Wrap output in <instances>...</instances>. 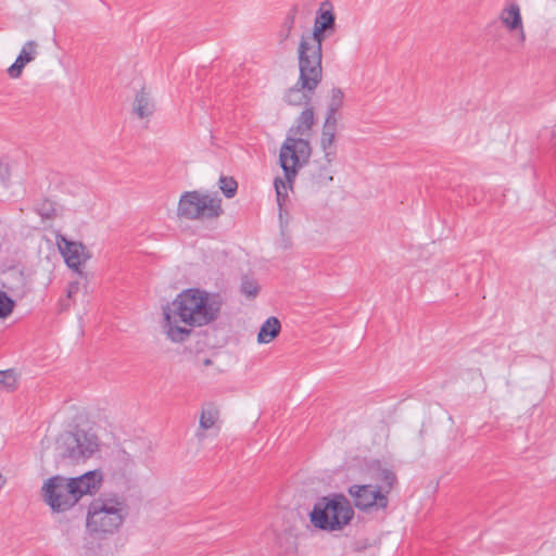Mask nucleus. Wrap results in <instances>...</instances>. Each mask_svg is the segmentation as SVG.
I'll return each mask as SVG.
<instances>
[{"mask_svg":"<svg viewBox=\"0 0 556 556\" xmlns=\"http://www.w3.org/2000/svg\"><path fill=\"white\" fill-rule=\"evenodd\" d=\"M223 301L219 294H210L197 288L180 292L163 308L167 336L173 342H184L191 333L190 329L178 326V321L190 327H201L217 319Z\"/></svg>","mask_w":556,"mask_h":556,"instance_id":"f257e3e1","label":"nucleus"},{"mask_svg":"<svg viewBox=\"0 0 556 556\" xmlns=\"http://www.w3.org/2000/svg\"><path fill=\"white\" fill-rule=\"evenodd\" d=\"M314 123L313 106H306L299 115L296 125L289 129L286 140L280 147L279 164L290 184L295 179L299 169L308 162L312 155L309 141L298 136L308 131Z\"/></svg>","mask_w":556,"mask_h":556,"instance_id":"f03ea898","label":"nucleus"},{"mask_svg":"<svg viewBox=\"0 0 556 556\" xmlns=\"http://www.w3.org/2000/svg\"><path fill=\"white\" fill-rule=\"evenodd\" d=\"M128 515L124 496L102 493L94 497L87 509L86 528L90 535L102 538L113 534L122 527Z\"/></svg>","mask_w":556,"mask_h":556,"instance_id":"7ed1b4c3","label":"nucleus"},{"mask_svg":"<svg viewBox=\"0 0 556 556\" xmlns=\"http://www.w3.org/2000/svg\"><path fill=\"white\" fill-rule=\"evenodd\" d=\"M308 516L314 528L333 532L342 530L351 522L354 510L343 494L333 493L319 497Z\"/></svg>","mask_w":556,"mask_h":556,"instance_id":"20e7f679","label":"nucleus"},{"mask_svg":"<svg viewBox=\"0 0 556 556\" xmlns=\"http://www.w3.org/2000/svg\"><path fill=\"white\" fill-rule=\"evenodd\" d=\"M178 216L189 219H215L224 214L222 199L199 191H186L180 195Z\"/></svg>","mask_w":556,"mask_h":556,"instance_id":"39448f33","label":"nucleus"},{"mask_svg":"<svg viewBox=\"0 0 556 556\" xmlns=\"http://www.w3.org/2000/svg\"><path fill=\"white\" fill-rule=\"evenodd\" d=\"M97 448V437L89 434L85 430L64 432L58 440L60 457L72 463H78L91 457Z\"/></svg>","mask_w":556,"mask_h":556,"instance_id":"423d86ee","label":"nucleus"},{"mask_svg":"<svg viewBox=\"0 0 556 556\" xmlns=\"http://www.w3.org/2000/svg\"><path fill=\"white\" fill-rule=\"evenodd\" d=\"M299 79L294 86L290 87L286 91L283 100L289 105H304L306 108L311 105L313 94L321 83L323 68H316L309 65L305 66L302 63H299Z\"/></svg>","mask_w":556,"mask_h":556,"instance_id":"0eeeda50","label":"nucleus"},{"mask_svg":"<svg viewBox=\"0 0 556 556\" xmlns=\"http://www.w3.org/2000/svg\"><path fill=\"white\" fill-rule=\"evenodd\" d=\"M70 481L63 476H53L43 482L41 496L43 502L54 513H64L73 508L79 500L73 490H70Z\"/></svg>","mask_w":556,"mask_h":556,"instance_id":"6e6552de","label":"nucleus"},{"mask_svg":"<svg viewBox=\"0 0 556 556\" xmlns=\"http://www.w3.org/2000/svg\"><path fill=\"white\" fill-rule=\"evenodd\" d=\"M327 35H330L329 30L315 25L311 35H302L298 49L299 63L323 68V42Z\"/></svg>","mask_w":556,"mask_h":556,"instance_id":"1a4fd4ad","label":"nucleus"},{"mask_svg":"<svg viewBox=\"0 0 556 556\" xmlns=\"http://www.w3.org/2000/svg\"><path fill=\"white\" fill-rule=\"evenodd\" d=\"M354 506L362 511L386 509L389 505L388 495L371 484H353L348 489Z\"/></svg>","mask_w":556,"mask_h":556,"instance_id":"9d476101","label":"nucleus"},{"mask_svg":"<svg viewBox=\"0 0 556 556\" xmlns=\"http://www.w3.org/2000/svg\"><path fill=\"white\" fill-rule=\"evenodd\" d=\"M58 245L66 265L76 271L90 258L89 252L81 242L71 241L65 237H61V240L58 241Z\"/></svg>","mask_w":556,"mask_h":556,"instance_id":"9b49d317","label":"nucleus"},{"mask_svg":"<svg viewBox=\"0 0 556 556\" xmlns=\"http://www.w3.org/2000/svg\"><path fill=\"white\" fill-rule=\"evenodd\" d=\"M70 481V490L80 500L84 495L94 494L99 491L103 476L100 470H90L84 475L74 478H67Z\"/></svg>","mask_w":556,"mask_h":556,"instance_id":"f8f14e48","label":"nucleus"},{"mask_svg":"<svg viewBox=\"0 0 556 556\" xmlns=\"http://www.w3.org/2000/svg\"><path fill=\"white\" fill-rule=\"evenodd\" d=\"M367 468L371 479L378 482L376 486L388 495L397 482L395 472L392 469L384 467L380 460L370 462Z\"/></svg>","mask_w":556,"mask_h":556,"instance_id":"ddd939ff","label":"nucleus"},{"mask_svg":"<svg viewBox=\"0 0 556 556\" xmlns=\"http://www.w3.org/2000/svg\"><path fill=\"white\" fill-rule=\"evenodd\" d=\"M334 159H327L324 155V161H316L309 170V180L313 188H321L327 186L333 180L331 164Z\"/></svg>","mask_w":556,"mask_h":556,"instance_id":"4468645a","label":"nucleus"},{"mask_svg":"<svg viewBox=\"0 0 556 556\" xmlns=\"http://www.w3.org/2000/svg\"><path fill=\"white\" fill-rule=\"evenodd\" d=\"M337 118L326 117L321 136H320V147L324 151V155L329 159H336L337 155V146H336V132H337Z\"/></svg>","mask_w":556,"mask_h":556,"instance_id":"2eb2a0df","label":"nucleus"},{"mask_svg":"<svg viewBox=\"0 0 556 556\" xmlns=\"http://www.w3.org/2000/svg\"><path fill=\"white\" fill-rule=\"evenodd\" d=\"M37 43L33 40L27 41L15 62L8 68V74L11 78H18L22 75L23 68L35 59Z\"/></svg>","mask_w":556,"mask_h":556,"instance_id":"dca6fc26","label":"nucleus"},{"mask_svg":"<svg viewBox=\"0 0 556 556\" xmlns=\"http://www.w3.org/2000/svg\"><path fill=\"white\" fill-rule=\"evenodd\" d=\"M314 25L321 27V29L329 30V34L334 33L337 27L336 14L333 12L332 3L329 0H325L320 3L319 9L316 12Z\"/></svg>","mask_w":556,"mask_h":556,"instance_id":"f3484780","label":"nucleus"},{"mask_svg":"<svg viewBox=\"0 0 556 556\" xmlns=\"http://www.w3.org/2000/svg\"><path fill=\"white\" fill-rule=\"evenodd\" d=\"M281 330V324L279 319L275 316L268 317L260 328L257 334L258 343H269L276 337H278Z\"/></svg>","mask_w":556,"mask_h":556,"instance_id":"a211bd4d","label":"nucleus"},{"mask_svg":"<svg viewBox=\"0 0 556 556\" xmlns=\"http://www.w3.org/2000/svg\"><path fill=\"white\" fill-rule=\"evenodd\" d=\"M219 418V409L213 402L204 403L202 406L199 426L202 430L213 428Z\"/></svg>","mask_w":556,"mask_h":556,"instance_id":"6ab92c4d","label":"nucleus"},{"mask_svg":"<svg viewBox=\"0 0 556 556\" xmlns=\"http://www.w3.org/2000/svg\"><path fill=\"white\" fill-rule=\"evenodd\" d=\"M154 111V104L149 96L144 91V89H141L134 101V112L140 117L144 118L150 115H152Z\"/></svg>","mask_w":556,"mask_h":556,"instance_id":"aec40b11","label":"nucleus"},{"mask_svg":"<svg viewBox=\"0 0 556 556\" xmlns=\"http://www.w3.org/2000/svg\"><path fill=\"white\" fill-rule=\"evenodd\" d=\"M502 22L510 30L521 27V15L520 9L517 4H510L509 8L505 9L502 13Z\"/></svg>","mask_w":556,"mask_h":556,"instance_id":"412c9836","label":"nucleus"},{"mask_svg":"<svg viewBox=\"0 0 556 556\" xmlns=\"http://www.w3.org/2000/svg\"><path fill=\"white\" fill-rule=\"evenodd\" d=\"M344 93L340 88H332L331 98L328 104L327 115L329 118H337L336 114L343 105Z\"/></svg>","mask_w":556,"mask_h":556,"instance_id":"4be33fe9","label":"nucleus"},{"mask_svg":"<svg viewBox=\"0 0 556 556\" xmlns=\"http://www.w3.org/2000/svg\"><path fill=\"white\" fill-rule=\"evenodd\" d=\"M296 11H298V8L294 5L287 13L285 21L282 23L281 29L278 33V38H279L280 42L286 41L290 37L291 30L295 23Z\"/></svg>","mask_w":556,"mask_h":556,"instance_id":"5701e85b","label":"nucleus"},{"mask_svg":"<svg viewBox=\"0 0 556 556\" xmlns=\"http://www.w3.org/2000/svg\"><path fill=\"white\" fill-rule=\"evenodd\" d=\"M292 181H294V179ZM292 184L293 182L290 184L287 179H286V181H283L279 177H277L275 179V181H274V186H275V190H276V197H277V203H278L279 210H280V213H279L280 219H282V206H283V203L288 199L287 185L290 188H292Z\"/></svg>","mask_w":556,"mask_h":556,"instance_id":"b1692460","label":"nucleus"},{"mask_svg":"<svg viewBox=\"0 0 556 556\" xmlns=\"http://www.w3.org/2000/svg\"><path fill=\"white\" fill-rule=\"evenodd\" d=\"M219 189L227 199H231L236 195L238 189V182L233 177L222 175L218 180Z\"/></svg>","mask_w":556,"mask_h":556,"instance_id":"393cba45","label":"nucleus"},{"mask_svg":"<svg viewBox=\"0 0 556 556\" xmlns=\"http://www.w3.org/2000/svg\"><path fill=\"white\" fill-rule=\"evenodd\" d=\"M15 307V301L7 292L0 290V318L10 316Z\"/></svg>","mask_w":556,"mask_h":556,"instance_id":"a878e982","label":"nucleus"},{"mask_svg":"<svg viewBox=\"0 0 556 556\" xmlns=\"http://www.w3.org/2000/svg\"><path fill=\"white\" fill-rule=\"evenodd\" d=\"M240 291L249 298H255L260 291V288L254 279H251L248 276H243Z\"/></svg>","mask_w":556,"mask_h":556,"instance_id":"bb28decb","label":"nucleus"},{"mask_svg":"<svg viewBox=\"0 0 556 556\" xmlns=\"http://www.w3.org/2000/svg\"><path fill=\"white\" fill-rule=\"evenodd\" d=\"M0 386L8 391H13L16 387V377L12 369L0 370Z\"/></svg>","mask_w":556,"mask_h":556,"instance_id":"cd10ccee","label":"nucleus"},{"mask_svg":"<svg viewBox=\"0 0 556 556\" xmlns=\"http://www.w3.org/2000/svg\"><path fill=\"white\" fill-rule=\"evenodd\" d=\"M270 534H273L274 536V542L277 546H279L280 548L285 547L286 544L290 541L291 539V533L289 531H282V532H277L276 530H270L269 532Z\"/></svg>","mask_w":556,"mask_h":556,"instance_id":"c85d7f7f","label":"nucleus"},{"mask_svg":"<svg viewBox=\"0 0 556 556\" xmlns=\"http://www.w3.org/2000/svg\"><path fill=\"white\" fill-rule=\"evenodd\" d=\"M10 167L7 162L0 159V180L2 184L7 185L10 181Z\"/></svg>","mask_w":556,"mask_h":556,"instance_id":"c756f323","label":"nucleus"},{"mask_svg":"<svg viewBox=\"0 0 556 556\" xmlns=\"http://www.w3.org/2000/svg\"><path fill=\"white\" fill-rule=\"evenodd\" d=\"M280 226H281V237H282V248L287 249L290 247V240L289 238H286V225H283V220L280 219Z\"/></svg>","mask_w":556,"mask_h":556,"instance_id":"7c9ffc66","label":"nucleus"},{"mask_svg":"<svg viewBox=\"0 0 556 556\" xmlns=\"http://www.w3.org/2000/svg\"><path fill=\"white\" fill-rule=\"evenodd\" d=\"M77 289H78V283L77 282L73 283L68 290V296H71L72 293L75 292Z\"/></svg>","mask_w":556,"mask_h":556,"instance_id":"2f4dec72","label":"nucleus"},{"mask_svg":"<svg viewBox=\"0 0 556 556\" xmlns=\"http://www.w3.org/2000/svg\"><path fill=\"white\" fill-rule=\"evenodd\" d=\"M197 437H198L199 439H203V438H204V433H203V432H198V433H197Z\"/></svg>","mask_w":556,"mask_h":556,"instance_id":"473e14b6","label":"nucleus"},{"mask_svg":"<svg viewBox=\"0 0 556 556\" xmlns=\"http://www.w3.org/2000/svg\"><path fill=\"white\" fill-rule=\"evenodd\" d=\"M204 364H205V365H210V364H211V359H208V358H207V359H205Z\"/></svg>","mask_w":556,"mask_h":556,"instance_id":"72a5a7b5","label":"nucleus"},{"mask_svg":"<svg viewBox=\"0 0 556 556\" xmlns=\"http://www.w3.org/2000/svg\"><path fill=\"white\" fill-rule=\"evenodd\" d=\"M42 216L50 217V214L48 213H40Z\"/></svg>","mask_w":556,"mask_h":556,"instance_id":"f704fd0d","label":"nucleus"}]
</instances>
